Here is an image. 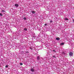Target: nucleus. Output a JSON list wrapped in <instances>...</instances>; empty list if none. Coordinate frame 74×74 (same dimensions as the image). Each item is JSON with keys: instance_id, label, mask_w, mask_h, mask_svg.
<instances>
[{"instance_id": "obj_4", "label": "nucleus", "mask_w": 74, "mask_h": 74, "mask_svg": "<svg viewBox=\"0 0 74 74\" xmlns=\"http://www.w3.org/2000/svg\"><path fill=\"white\" fill-rule=\"evenodd\" d=\"M40 56H38L37 58V60H40Z\"/></svg>"}, {"instance_id": "obj_15", "label": "nucleus", "mask_w": 74, "mask_h": 74, "mask_svg": "<svg viewBox=\"0 0 74 74\" xmlns=\"http://www.w3.org/2000/svg\"><path fill=\"white\" fill-rule=\"evenodd\" d=\"M53 52H54L55 53H56V51H55V50H53Z\"/></svg>"}, {"instance_id": "obj_20", "label": "nucleus", "mask_w": 74, "mask_h": 74, "mask_svg": "<svg viewBox=\"0 0 74 74\" xmlns=\"http://www.w3.org/2000/svg\"><path fill=\"white\" fill-rule=\"evenodd\" d=\"M53 57L54 58H55V56H53Z\"/></svg>"}, {"instance_id": "obj_21", "label": "nucleus", "mask_w": 74, "mask_h": 74, "mask_svg": "<svg viewBox=\"0 0 74 74\" xmlns=\"http://www.w3.org/2000/svg\"><path fill=\"white\" fill-rule=\"evenodd\" d=\"M73 22H74V19L73 20Z\"/></svg>"}, {"instance_id": "obj_18", "label": "nucleus", "mask_w": 74, "mask_h": 74, "mask_svg": "<svg viewBox=\"0 0 74 74\" xmlns=\"http://www.w3.org/2000/svg\"><path fill=\"white\" fill-rule=\"evenodd\" d=\"M50 23H52V20H50Z\"/></svg>"}, {"instance_id": "obj_17", "label": "nucleus", "mask_w": 74, "mask_h": 74, "mask_svg": "<svg viewBox=\"0 0 74 74\" xmlns=\"http://www.w3.org/2000/svg\"><path fill=\"white\" fill-rule=\"evenodd\" d=\"M45 26H48V24L47 23H46L45 24Z\"/></svg>"}, {"instance_id": "obj_11", "label": "nucleus", "mask_w": 74, "mask_h": 74, "mask_svg": "<svg viewBox=\"0 0 74 74\" xmlns=\"http://www.w3.org/2000/svg\"><path fill=\"white\" fill-rule=\"evenodd\" d=\"M65 20H66V21H68L69 20V19L67 18H65Z\"/></svg>"}, {"instance_id": "obj_7", "label": "nucleus", "mask_w": 74, "mask_h": 74, "mask_svg": "<svg viewBox=\"0 0 74 74\" xmlns=\"http://www.w3.org/2000/svg\"><path fill=\"white\" fill-rule=\"evenodd\" d=\"M62 53L63 55H65V53L64 52H62Z\"/></svg>"}, {"instance_id": "obj_3", "label": "nucleus", "mask_w": 74, "mask_h": 74, "mask_svg": "<svg viewBox=\"0 0 74 74\" xmlns=\"http://www.w3.org/2000/svg\"><path fill=\"white\" fill-rule=\"evenodd\" d=\"M31 71L32 72H34V69L33 68H32L31 69Z\"/></svg>"}, {"instance_id": "obj_6", "label": "nucleus", "mask_w": 74, "mask_h": 74, "mask_svg": "<svg viewBox=\"0 0 74 74\" xmlns=\"http://www.w3.org/2000/svg\"><path fill=\"white\" fill-rule=\"evenodd\" d=\"M56 40H60V38H56Z\"/></svg>"}, {"instance_id": "obj_19", "label": "nucleus", "mask_w": 74, "mask_h": 74, "mask_svg": "<svg viewBox=\"0 0 74 74\" xmlns=\"http://www.w3.org/2000/svg\"><path fill=\"white\" fill-rule=\"evenodd\" d=\"M30 49H31V50H32L33 49V48H32L31 47H30Z\"/></svg>"}, {"instance_id": "obj_14", "label": "nucleus", "mask_w": 74, "mask_h": 74, "mask_svg": "<svg viewBox=\"0 0 74 74\" xmlns=\"http://www.w3.org/2000/svg\"><path fill=\"white\" fill-rule=\"evenodd\" d=\"M0 16H3V14L1 13H0Z\"/></svg>"}, {"instance_id": "obj_5", "label": "nucleus", "mask_w": 74, "mask_h": 74, "mask_svg": "<svg viewBox=\"0 0 74 74\" xmlns=\"http://www.w3.org/2000/svg\"><path fill=\"white\" fill-rule=\"evenodd\" d=\"M31 12H32V13L33 14H35V13H36V12H35V11H31Z\"/></svg>"}, {"instance_id": "obj_12", "label": "nucleus", "mask_w": 74, "mask_h": 74, "mask_svg": "<svg viewBox=\"0 0 74 74\" xmlns=\"http://www.w3.org/2000/svg\"><path fill=\"white\" fill-rule=\"evenodd\" d=\"M20 65H21V66H22V65H23V63H20Z\"/></svg>"}, {"instance_id": "obj_9", "label": "nucleus", "mask_w": 74, "mask_h": 74, "mask_svg": "<svg viewBox=\"0 0 74 74\" xmlns=\"http://www.w3.org/2000/svg\"><path fill=\"white\" fill-rule=\"evenodd\" d=\"M24 30H25V31H27V28H24Z\"/></svg>"}, {"instance_id": "obj_8", "label": "nucleus", "mask_w": 74, "mask_h": 74, "mask_svg": "<svg viewBox=\"0 0 74 74\" xmlns=\"http://www.w3.org/2000/svg\"><path fill=\"white\" fill-rule=\"evenodd\" d=\"M64 45V43L62 42L60 43V45Z\"/></svg>"}, {"instance_id": "obj_16", "label": "nucleus", "mask_w": 74, "mask_h": 74, "mask_svg": "<svg viewBox=\"0 0 74 74\" xmlns=\"http://www.w3.org/2000/svg\"><path fill=\"white\" fill-rule=\"evenodd\" d=\"M23 19H24V20H26V17L24 18H23Z\"/></svg>"}, {"instance_id": "obj_2", "label": "nucleus", "mask_w": 74, "mask_h": 74, "mask_svg": "<svg viewBox=\"0 0 74 74\" xmlns=\"http://www.w3.org/2000/svg\"><path fill=\"white\" fill-rule=\"evenodd\" d=\"M14 6L15 7H16L18 8V7H19V5H18L17 4H14Z\"/></svg>"}, {"instance_id": "obj_10", "label": "nucleus", "mask_w": 74, "mask_h": 74, "mask_svg": "<svg viewBox=\"0 0 74 74\" xmlns=\"http://www.w3.org/2000/svg\"><path fill=\"white\" fill-rule=\"evenodd\" d=\"M2 12H5V11L4 10H2Z\"/></svg>"}, {"instance_id": "obj_13", "label": "nucleus", "mask_w": 74, "mask_h": 74, "mask_svg": "<svg viewBox=\"0 0 74 74\" xmlns=\"http://www.w3.org/2000/svg\"><path fill=\"white\" fill-rule=\"evenodd\" d=\"M8 65H6L5 66V67L6 68H8Z\"/></svg>"}, {"instance_id": "obj_1", "label": "nucleus", "mask_w": 74, "mask_h": 74, "mask_svg": "<svg viewBox=\"0 0 74 74\" xmlns=\"http://www.w3.org/2000/svg\"><path fill=\"white\" fill-rule=\"evenodd\" d=\"M69 56H72L73 55V53L71 52H70L69 53Z\"/></svg>"}]
</instances>
